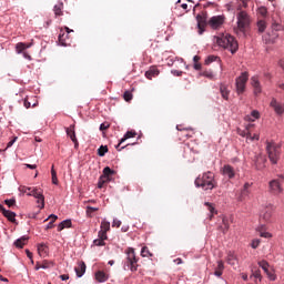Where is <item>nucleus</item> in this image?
<instances>
[{
    "mask_svg": "<svg viewBox=\"0 0 284 284\" xmlns=\"http://www.w3.org/2000/svg\"><path fill=\"white\" fill-rule=\"evenodd\" d=\"M216 43L220 48H224V50H230L232 54L239 50V42L234 37L230 36V33L222 34L216 38Z\"/></svg>",
    "mask_w": 284,
    "mask_h": 284,
    "instance_id": "nucleus-1",
    "label": "nucleus"
},
{
    "mask_svg": "<svg viewBox=\"0 0 284 284\" xmlns=\"http://www.w3.org/2000/svg\"><path fill=\"white\" fill-rule=\"evenodd\" d=\"M196 187H202V190H214L216 187V180H214V173L207 171L203 173L202 176L195 179Z\"/></svg>",
    "mask_w": 284,
    "mask_h": 284,
    "instance_id": "nucleus-2",
    "label": "nucleus"
},
{
    "mask_svg": "<svg viewBox=\"0 0 284 284\" xmlns=\"http://www.w3.org/2000/svg\"><path fill=\"white\" fill-rule=\"evenodd\" d=\"M250 14H247L245 11H240L237 13V28H235V33L245 37L247 28H250Z\"/></svg>",
    "mask_w": 284,
    "mask_h": 284,
    "instance_id": "nucleus-3",
    "label": "nucleus"
},
{
    "mask_svg": "<svg viewBox=\"0 0 284 284\" xmlns=\"http://www.w3.org/2000/svg\"><path fill=\"white\" fill-rule=\"evenodd\" d=\"M266 152L271 163L276 165V163H278V159H281V145L275 142H266Z\"/></svg>",
    "mask_w": 284,
    "mask_h": 284,
    "instance_id": "nucleus-4",
    "label": "nucleus"
},
{
    "mask_svg": "<svg viewBox=\"0 0 284 284\" xmlns=\"http://www.w3.org/2000/svg\"><path fill=\"white\" fill-rule=\"evenodd\" d=\"M283 183H284V174H278L277 179L271 180L268 182L270 194H273V196H278L283 194Z\"/></svg>",
    "mask_w": 284,
    "mask_h": 284,
    "instance_id": "nucleus-5",
    "label": "nucleus"
},
{
    "mask_svg": "<svg viewBox=\"0 0 284 284\" xmlns=\"http://www.w3.org/2000/svg\"><path fill=\"white\" fill-rule=\"evenodd\" d=\"M126 260L124 262V270L128 267V270H131V272H136L139 265V260H136V253H134V248H128L126 252Z\"/></svg>",
    "mask_w": 284,
    "mask_h": 284,
    "instance_id": "nucleus-6",
    "label": "nucleus"
},
{
    "mask_svg": "<svg viewBox=\"0 0 284 284\" xmlns=\"http://www.w3.org/2000/svg\"><path fill=\"white\" fill-rule=\"evenodd\" d=\"M247 81H250V73L247 71L242 72L241 75L235 79V88L239 95L245 92Z\"/></svg>",
    "mask_w": 284,
    "mask_h": 284,
    "instance_id": "nucleus-7",
    "label": "nucleus"
},
{
    "mask_svg": "<svg viewBox=\"0 0 284 284\" xmlns=\"http://www.w3.org/2000/svg\"><path fill=\"white\" fill-rule=\"evenodd\" d=\"M24 194L38 199V203H40V210L45 207V197L43 196V192L39 191L38 189L24 186Z\"/></svg>",
    "mask_w": 284,
    "mask_h": 284,
    "instance_id": "nucleus-8",
    "label": "nucleus"
},
{
    "mask_svg": "<svg viewBox=\"0 0 284 284\" xmlns=\"http://www.w3.org/2000/svg\"><path fill=\"white\" fill-rule=\"evenodd\" d=\"M274 210H276L274 204L265 205L260 213V221H262L263 223H272Z\"/></svg>",
    "mask_w": 284,
    "mask_h": 284,
    "instance_id": "nucleus-9",
    "label": "nucleus"
},
{
    "mask_svg": "<svg viewBox=\"0 0 284 284\" xmlns=\"http://www.w3.org/2000/svg\"><path fill=\"white\" fill-rule=\"evenodd\" d=\"M223 23H225V17L224 16H214L207 22V24L213 30H219V28H221V26H223Z\"/></svg>",
    "mask_w": 284,
    "mask_h": 284,
    "instance_id": "nucleus-10",
    "label": "nucleus"
},
{
    "mask_svg": "<svg viewBox=\"0 0 284 284\" xmlns=\"http://www.w3.org/2000/svg\"><path fill=\"white\" fill-rule=\"evenodd\" d=\"M196 21H197V28L200 30V34H203L205 30V26H207V14L206 13L197 14Z\"/></svg>",
    "mask_w": 284,
    "mask_h": 284,
    "instance_id": "nucleus-11",
    "label": "nucleus"
},
{
    "mask_svg": "<svg viewBox=\"0 0 284 284\" xmlns=\"http://www.w3.org/2000/svg\"><path fill=\"white\" fill-rule=\"evenodd\" d=\"M67 135L74 143L75 150L79 148V140L77 139V132H74V124H71L69 128H65Z\"/></svg>",
    "mask_w": 284,
    "mask_h": 284,
    "instance_id": "nucleus-12",
    "label": "nucleus"
},
{
    "mask_svg": "<svg viewBox=\"0 0 284 284\" xmlns=\"http://www.w3.org/2000/svg\"><path fill=\"white\" fill-rule=\"evenodd\" d=\"M222 174L223 176H226L227 179H234L236 176V171L234 168L230 164H226L222 168Z\"/></svg>",
    "mask_w": 284,
    "mask_h": 284,
    "instance_id": "nucleus-13",
    "label": "nucleus"
},
{
    "mask_svg": "<svg viewBox=\"0 0 284 284\" xmlns=\"http://www.w3.org/2000/svg\"><path fill=\"white\" fill-rule=\"evenodd\" d=\"M270 106L273 108V110H274V112H275L276 114H283V112H284V105H283V103L276 101L275 98H273V99L271 100Z\"/></svg>",
    "mask_w": 284,
    "mask_h": 284,
    "instance_id": "nucleus-14",
    "label": "nucleus"
},
{
    "mask_svg": "<svg viewBox=\"0 0 284 284\" xmlns=\"http://www.w3.org/2000/svg\"><path fill=\"white\" fill-rule=\"evenodd\" d=\"M251 84H252V88L254 89L255 95H258V94H261V92H263V90L261 88V82L258 81V77H256V75L252 77Z\"/></svg>",
    "mask_w": 284,
    "mask_h": 284,
    "instance_id": "nucleus-15",
    "label": "nucleus"
},
{
    "mask_svg": "<svg viewBox=\"0 0 284 284\" xmlns=\"http://www.w3.org/2000/svg\"><path fill=\"white\" fill-rule=\"evenodd\" d=\"M160 71L156 67H151L146 72H145V77L146 79H149V81H152V79L159 77Z\"/></svg>",
    "mask_w": 284,
    "mask_h": 284,
    "instance_id": "nucleus-16",
    "label": "nucleus"
},
{
    "mask_svg": "<svg viewBox=\"0 0 284 284\" xmlns=\"http://www.w3.org/2000/svg\"><path fill=\"white\" fill-rule=\"evenodd\" d=\"M134 136H136V131H128L124 136L120 140V143L115 146L116 150L121 151V143H125V141H128V139H134Z\"/></svg>",
    "mask_w": 284,
    "mask_h": 284,
    "instance_id": "nucleus-17",
    "label": "nucleus"
},
{
    "mask_svg": "<svg viewBox=\"0 0 284 284\" xmlns=\"http://www.w3.org/2000/svg\"><path fill=\"white\" fill-rule=\"evenodd\" d=\"M94 276H95V281L98 283H105V281H108V278H110V275H108V273H105L103 271L95 272Z\"/></svg>",
    "mask_w": 284,
    "mask_h": 284,
    "instance_id": "nucleus-18",
    "label": "nucleus"
},
{
    "mask_svg": "<svg viewBox=\"0 0 284 284\" xmlns=\"http://www.w3.org/2000/svg\"><path fill=\"white\" fill-rule=\"evenodd\" d=\"M220 94H221L222 99H224V101L230 100V89H227V85H225L223 83L220 84Z\"/></svg>",
    "mask_w": 284,
    "mask_h": 284,
    "instance_id": "nucleus-19",
    "label": "nucleus"
},
{
    "mask_svg": "<svg viewBox=\"0 0 284 284\" xmlns=\"http://www.w3.org/2000/svg\"><path fill=\"white\" fill-rule=\"evenodd\" d=\"M85 262H79L78 266H75V274L78 276V278H81V276H83V274H85Z\"/></svg>",
    "mask_w": 284,
    "mask_h": 284,
    "instance_id": "nucleus-20",
    "label": "nucleus"
},
{
    "mask_svg": "<svg viewBox=\"0 0 284 284\" xmlns=\"http://www.w3.org/2000/svg\"><path fill=\"white\" fill-rule=\"evenodd\" d=\"M3 216L10 221V223H17V213L8 210H3Z\"/></svg>",
    "mask_w": 284,
    "mask_h": 284,
    "instance_id": "nucleus-21",
    "label": "nucleus"
},
{
    "mask_svg": "<svg viewBox=\"0 0 284 284\" xmlns=\"http://www.w3.org/2000/svg\"><path fill=\"white\" fill-rule=\"evenodd\" d=\"M28 48H32V43L19 42L16 44V51L18 54H21L24 50H28Z\"/></svg>",
    "mask_w": 284,
    "mask_h": 284,
    "instance_id": "nucleus-22",
    "label": "nucleus"
},
{
    "mask_svg": "<svg viewBox=\"0 0 284 284\" xmlns=\"http://www.w3.org/2000/svg\"><path fill=\"white\" fill-rule=\"evenodd\" d=\"M114 174V170L110 169V166H106L103 169V174L101 175L102 181H110V176Z\"/></svg>",
    "mask_w": 284,
    "mask_h": 284,
    "instance_id": "nucleus-23",
    "label": "nucleus"
},
{
    "mask_svg": "<svg viewBox=\"0 0 284 284\" xmlns=\"http://www.w3.org/2000/svg\"><path fill=\"white\" fill-rule=\"evenodd\" d=\"M219 230L224 234H227L230 231V220H227V217L222 219V225H220Z\"/></svg>",
    "mask_w": 284,
    "mask_h": 284,
    "instance_id": "nucleus-24",
    "label": "nucleus"
},
{
    "mask_svg": "<svg viewBox=\"0 0 284 284\" xmlns=\"http://www.w3.org/2000/svg\"><path fill=\"white\" fill-rule=\"evenodd\" d=\"M223 270H225V264L223 263V261H219L214 272V276L221 278V276H223Z\"/></svg>",
    "mask_w": 284,
    "mask_h": 284,
    "instance_id": "nucleus-25",
    "label": "nucleus"
},
{
    "mask_svg": "<svg viewBox=\"0 0 284 284\" xmlns=\"http://www.w3.org/2000/svg\"><path fill=\"white\" fill-rule=\"evenodd\" d=\"M245 196H250V183L244 184L239 201H244Z\"/></svg>",
    "mask_w": 284,
    "mask_h": 284,
    "instance_id": "nucleus-26",
    "label": "nucleus"
},
{
    "mask_svg": "<svg viewBox=\"0 0 284 284\" xmlns=\"http://www.w3.org/2000/svg\"><path fill=\"white\" fill-rule=\"evenodd\" d=\"M251 128H254V124H248L244 131H239L240 136H246L247 141H250V136H252Z\"/></svg>",
    "mask_w": 284,
    "mask_h": 284,
    "instance_id": "nucleus-27",
    "label": "nucleus"
},
{
    "mask_svg": "<svg viewBox=\"0 0 284 284\" xmlns=\"http://www.w3.org/2000/svg\"><path fill=\"white\" fill-rule=\"evenodd\" d=\"M226 262L229 265H236L237 260H236V254L232 251L227 253Z\"/></svg>",
    "mask_w": 284,
    "mask_h": 284,
    "instance_id": "nucleus-28",
    "label": "nucleus"
},
{
    "mask_svg": "<svg viewBox=\"0 0 284 284\" xmlns=\"http://www.w3.org/2000/svg\"><path fill=\"white\" fill-rule=\"evenodd\" d=\"M65 227H72V220H64L58 225V232H63Z\"/></svg>",
    "mask_w": 284,
    "mask_h": 284,
    "instance_id": "nucleus-29",
    "label": "nucleus"
},
{
    "mask_svg": "<svg viewBox=\"0 0 284 284\" xmlns=\"http://www.w3.org/2000/svg\"><path fill=\"white\" fill-rule=\"evenodd\" d=\"M28 243V236L23 235L22 237L18 239L14 242L16 247H19L20 250L23 248V246Z\"/></svg>",
    "mask_w": 284,
    "mask_h": 284,
    "instance_id": "nucleus-30",
    "label": "nucleus"
},
{
    "mask_svg": "<svg viewBox=\"0 0 284 284\" xmlns=\"http://www.w3.org/2000/svg\"><path fill=\"white\" fill-rule=\"evenodd\" d=\"M257 232L262 239H272V233L265 231V225L260 226Z\"/></svg>",
    "mask_w": 284,
    "mask_h": 284,
    "instance_id": "nucleus-31",
    "label": "nucleus"
},
{
    "mask_svg": "<svg viewBox=\"0 0 284 284\" xmlns=\"http://www.w3.org/2000/svg\"><path fill=\"white\" fill-rule=\"evenodd\" d=\"M53 12L55 17H62L63 16V3H58L53 8Z\"/></svg>",
    "mask_w": 284,
    "mask_h": 284,
    "instance_id": "nucleus-32",
    "label": "nucleus"
},
{
    "mask_svg": "<svg viewBox=\"0 0 284 284\" xmlns=\"http://www.w3.org/2000/svg\"><path fill=\"white\" fill-rule=\"evenodd\" d=\"M38 254L42 257L48 256V246H45L44 244L38 245Z\"/></svg>",
    "mask_w": 284,
    "mask_h": 284,
    "instance_id": "nucleus-33",
    "label": "nucleus"
},
{
    "mask_svg": "<svg viewBox=\"0 0 284 284\" xmlns=\"http://www.w3.org/2000/svg\"><path fill=\"white\" fill-rule=\"evenodd\" d=\"M68 33L63 32V30H61L60 34H59V42L61 43V45H68Z\"/></svg>",
    "mask_w": 284,
    "mask_h": 284,
    "instance_id": "nucleus-34",
    "label": "nucleus"
},
{
    "mask_svg": "<svg viewBox=\"0 0 284 284\" xmlns=\"http://www.w3.org/2000/svg\"><path fill=\"white\" fill-rule=\"evenodd\" d=\"M267 28V22L265 20H258L257 21V30L260 33L265 32V29Z\"/></svg>",
    "mask_w": 284,
    "mask_h": 284,
    "instance_id": "nucleus-35",
    "label": "nucleus"
},
{
    "mask_svg": "<svg viewBox=\"0 0 284 284\" xmlns=\"http://www.w3.org/2000/svg\"><path fill=\"white\" fill-rule=\"evenodd\" d=\"M200 77H205L212 81L214 79V72H212V70H205L200 72Z\"/></svg>",
    "mask_w": 284,
    "mask_h": 284,
    "instance_id": "nucleus-36",
    "label": "nucleus"
},
{
    "mask_svg": "<svg viewBox=\"0 0 284 284\" xmlns=\"http://www.w3.org/2000/svg\"><path fill=\"white\" fill-rule=\"evenodd\" d=\"M141 256L146 257V258H151L152 256H154V254H152L150 252V248H148V246H144L141 250Z\"/></svg>",
    "mask_w": 284,
    "mask_h": 284,
    "instance_id": "nucleus-37",
    "label": "nucleus"
},
{
    "mask_svg": "<svg viewBox=\"0 0 284 284\" xmlns=\"http://www.w3.org/2000/svg\"><path fill=\"white\" fill-rule=\"evenodd\" d=\"M255 168H256V170H263V168H265V159L257 158V160L255 162Z\"/></svg>",
    "mask_w": 284,
    "mask_h": 284,
    "instance_id": "nucleus-38",
    "label": "nucleus"
},
{
    "mask_svg": "<svg viewBox=\"0 0 284 284\" xmlns=\"http://www.w3.org/2000/svg\"><path fill=\"white\" fill-rule=\"evenodd\" d=\"M51 179L53 185H59V179L57 178V171L54 170V165L51 168Z\"/></svg>",
    "mask_w": 284,
    "mask_h": 284,
    "instance_id": "nucleus-39",
    "label": "nucleus"
},
{
    "mask_svg": "<svg viewBox=\"0 0 284 284\" xmlns=\"http://www.w3.org/2000/svg\"><path fill=\"white\" fill-rule=\"evenodd\" d=\"M205 205L210 212V219H212V216L216 214V209H214V205H212V203H209V202H205Z\"/></svg>",
    "mask_w": 284,
    "mask_h": 284,
    "instance_id": "nucleus-40",
    "label": "nucleus"
},
{
    "mask_svg": "<svg viewBox=\"0 0 284 284\" xmlns=\"http://www.w3.org/2000/svg\"><path fill=\"white\" fill-rule=\"evenodd\" d=\"M100 227L102 232H110V222L102 221Z\"/></svg>",
    "mask_w": 284,
    "mask_h": 284,
    "instance_id": "nucleus-41",
    "label": "nucleus"
},
{
    "mask_svg": "<svg viewBox=\"0 0 284 284\" xmlns=\"http://www.w3.org/2000/svg\"><path fill=\"white\" fill-rule=\"evenodd\" d=\"M258 265L265 273L270 271V263H267V261H261L258 262Z\"/></svg>",
    "mask_w": 284,
    "mask_h": 284,
    "instance_id": "nucleus-42",
    "label": "nucleus"
},
{
    "mask_svg": "<svg viewBox=\"0 0 284 284\" xmlns=\"http://www.w3.org/2000/svg\"><path fill=\"white\" fill-rule=\"evenodd\" d=\"M41 267L42 270H50V267H54V262L43 261Z\"/></svg>",
    "mask_w": 284,
    "mask_h": 284,
    "instance_id": "nucleus-43",
    "label": "nucleus"
},
{
    "mask_svg": "<svg viewBox=\"0 0 284 284\" xmlns=\"http://www.w3.org/2000/svg\"><path fill=\"white\" fill-rule=\"evenodd\" d=\"M98 154L100 156H103L104 154H108V145H101L99 149H98Z\"/></svg>",
    "mask_w": 284,
    "mask_h": 284,
    "instance_id": "nucleus-44",
    "label": "nucleus"
},
{
    "mask_svg": "<svg viewBox=\"0 0 284 284\" xmlns=\"http://www.w3.org/2000/svg\"><path fill=\"white\" fill-rule=\"evenodd\" d=\"M93 244L97 247H103V245H105V240H102V239L98 237L97 240L93 241Z\"/></svg>",
    "mask_w": 284,
    "mask_h": 284,
    "instance_id": "nucleus-45",
    "label": "nucleus"
},
{
    "mask_svg": "<svg viewBox=\"0 0 284 284\" xmlns=\"http://www.w3.org/2000/svg\"><path fill=\"white\" fill-rule=\"evenodd\" d=\"M257 12L263 18L267 17V8H265V7H260Z\"/></svg>",
    "mask_w": 284,
    "mask_h": 284,
    "instance_id": "nucleus-46",
    "label": "nucleus"
},
{
    "mask_svg": "<svg viewBox=\"0 0 284 284\" xmlns=\"http://www.w3.org/2000/svg\"><path fill=\"white\" fill-rule=\"evenodd\" d=\"M98 237L102 239V241H106L108 240V232L100 230L99 233H98Z\"/></svg>",
    "mask_w": 284,
    "mask_h": 284,
    "instance_id": "nucleus-47",
    "label": "nucleus"
},
{
    "mask_svg": "<svg viewBox=\"0 0 284 284\" xmlns=\"http://www.w3.org/2000/svg\"><path fill=\"white\" fill-rule=\"evenodd\" d=\"M92 212H99V207L87 206V215L91 217Z\"/></svg>",
    "mask_w": 284,
    "mask_h": 284,
    "instance_id": "nucleus-48",
    "label": "nucleus"
},
{
    "mask_svg": "<svg viewBox=\"0 0 284 284\" xmlns=\"http://www.w3.org/2000/svg\"><path fill=\"white\" fill-rule=\"evenodd\" d=\"M217 58L214 57V55H209L205 60V65H210V63H214V61L216 60Z\"/></svg>",
    "mask_w": 284,
    "mask_h": 284,
    "instance_id": "nucleus-49",
    "label": "nucleus"
},
{
    "mask_svg": "<svg viewBox=\"0 0 284 284\" xmlns=\"http://www.w3.org/2000/svg\"><path fill=\"white\" fill-rule=\"evenodd\" d=\"M258 245H261V240H253L251 243V247L253 250H256V247H258Z\"/></svg>",
    "mask_w": 284,
    "mask_h": 284,
    "instance_id": "nucleus-50",
    "label": "nucleus"
},
{
    "mask_svg": "<svg viewBox=\"0 0 284 284\" xmlns=\"http://www.w3.org/2000/svg\"><path fill=\"white\" fill-rule=\"evenodd\" d=\"M124 101H130L132 99V92L125 91L123 94Z\"/></svg>",
    "mask_w": 284,
    "mask_h": 284,
    "instance_id": "nucleus-51",
    "label": "nucleus"
},
{
    "mask_svg": "<svg viewBox=\"0 0 284 284\" xmlns=\"http://www.w3.org/2000/svg\"><path fill=\"white\" fill-rule=\"evenodd\" d=\"M251 276H254V278H258V281H262L263 276L261 275V271H255L252 273Z\"/></svg>",
    "mask_w": 284,
    "mask_h": 284,
    "instance_id": "nucleus-52",
    "label": "nucleus"
},
{
    "mask_svg": "<svg viewBox=\"0 0 284 284\" xmlns=\"http://www.w3.org/2000/svg\"><path fill=\"white\" fill-rule=\"evenodd\" d=\"M265 274L270 278V281H276V275L273 272L267 271Z\"/></svg>",
    "mask_w": 284,
    "mask_h": 284,
    "instance_id": "nucleus-53",
    "label": "nucleus"
},
{
    "mask_svg": "<svg viewBox=\"0 0 284 284\" xmlns=\"http://www.w3.org/2000/svg\"><path fill=\"white\" fill-rule=\"evenodd\" d=\"M4 203H6V205H8V207H12V205H14V203H17V201L11 199V200H6Z\"/></svg>",
    "mask_w": 284,
    "mask_h": 284,
    "instance_id": "nucleus-54",
    "label": "nucleus"
},
{
    "mask_svg": "<svg viewBox=\"0 0 284 284\" xmlns=\"http://www.w3.org/2000/svg\"><path fill=\"white\" fill-rule=\"evenodd\" d=\"M110 129V124L109 123H102L100 124V131L104 132V130H109Z\"/></svg>",
    "mask_w": 284,
    "mask_h": 284,
    "instance_id": "nucleus-55",
    "label": "nucleus"
},
{
    "mask_svg": "<svg viewBox=\"0 0 284 284\" xmlns=\"http://www.w3.org/2000/svg\"><path fill=\"white\" fill-rule=\"evenodd\" d=\"M57 219H59V216L54 215V214H51L47 220L44 221H50L51 223L54 224V221H57Z\"/></svg>",
    "mask_w": 284,
    "mask_h": 284,
    "instance_id": "nucleus-56",
    "label": "nucleus"
},
{
    "mask_svg": "<svg viewBox=\"0 0 284 284\" xmlns=\"http://www.w3.org/2000/svg\"><path fill=\"white\" fill-rule=\"evenodd\" d=\"M251 116H253V119H260L261 113H258V111L254 110V111L251 112Z\"/></svg>",
    "mask_w": 284,
    "mask_h": 284,
    "instance_id": "nucleus-57",
    "label": "nucleus"
},
{
    "mask_svg": "<svg viewBox=\"0 0 284 284\" xmlns=\"http://www.w3.org/2000/svg\"><path fill=\"white\" fill-rule=\"evenodd\" d=\"M112 227H121V221L120 220H113Z\"/></svg>",
    "mask_w": 284,
    "mask_h": 284,
    "instance_id": "nucleus-58",
    "label": "nucleus"
},
{
    "mask_svg": "<svg viewBox=\"0 0 284 284\" xmlns=\"http://www.w3.org/2000/svg\"><path fill=\"white\" fill-rule=\"evenodd\" d=\"M258 139H260V135L256 133L254 135L251 134V136H248V141H258Z\"/></svg>",
    "mask_w": 284,
    "mask_h": 284,
    "instance_id": "nucleus-59",
    "label": "nucleus"
},
{
    "mask_svg": "<svg viewBox=\"0 0 284 284\" xmlns=\"http://www.w3.org/2000/svg\"><path fill=\"white\" fill-rule=\"evenodd\" d=\"M23 105H24V108H27V110L32 108V103L30 101H28V99H24Z\"/></svg>",
    "mask_w": 284,
    "mask_h": 284,
    "instance_id": "nucleus-60",
    "label": "nucleus"
},
{
    "mask_svg": "<svg viewBox=\"0 0 284 284\" xmlns=\"http://www.w3.org/2000/svg\"><path fill=\"white\" fill-rule=\"evenodd\" d=\"M26 254L28 258H30L31 263H34V260H32V252H30V250H26Z\"/></svg>",
    "mask_w": 284,
    "mask_h": 284,
    "instance_id": "nucleus-61",
    "label": "nucleus"
},
{
    "mask_svg": "<svg viewBox=\"0 0 284 284\" xmlns=\"http://www.w3.org/2000/svg\"><path fill=\"white\" fill-rule=\"evenodd\" d=\"M17 142V138L12 139L11 141L8 142L7 148H12L14 143Z\"/></svg>",
    "mask_w": 284,
    "mask_h": 284,
    "instance_id": "nucleus-62",
    "label": "nucleus"
},
{
    "mask_svg": "<svg viewBox=\"0 0 284 284\" xmlns=\"http://www.w3.org/2000/svg\"><path fill=\"white\" fill-rule=\"evenodd\" d=\"M108 183V181H103L100 176L99 183H98V187L101 190V187H103V184Z\"/></svg>",
    "mask_w": 284,
    "mask_h": 284,
    "instance_id": "nucleus-63",
    "label": "nucleus"
},
{
    "mask_svg": "<svg viewBox=\"0 0 284 284\" xmlns=\"http://www.w3.org/2000/svg\"><path fill=\"white\" fill-rule=\"evenodd\" d=\"M278 65L280 68H282V70H284V58L280 60Z\"/></svg>",
    "mask_w": 284,
    "mask_h": 284,
    "instance_id": "nucleus-64",
    "label": "nucleus"
}]
</instances>
